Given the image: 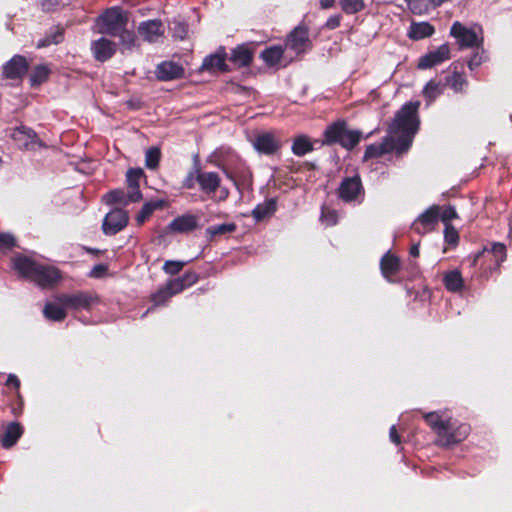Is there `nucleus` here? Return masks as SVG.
Here are the masks:
<instances>
[{"label": "nucleus", "instance_id": "obj_40", "mask_svg": "<svg viewBox=\"0 0 512 512\" xmlns=\"http://www.w3.org/2000/svg\"><path fill=\"white\" fill-rule=\"evenodd\" d=\"M446 87V84L442 81L431 79L423 88V95L428 103L433 102L439 97Z\"/></svg>", "mask_w": 512, "mask_h": 512}, {"label": "nucleus", "instance_id": "obj_23", "mask_svg": "<svg viewBox=\"0 0 512 512\" xmlns=\"http://www.w3.org/2000/svg\"><path fill=\"white\" fill-rule=\"evenodd\" d=\"M227 59L237 68L249 67L254 59V51L247 44H240L231 50Z\"/></svg>", "mask_w": 512, "mask_h": 512}, {"label": "nucleus", "instance_id": "obj_52", "mask_svg": "<svg viewBox=\"0 0 512 512\" xmlns=\"http://www.w3.org/2000/svg\"><path fill=\"white\" fill-rule=\"evenodd\" d=\"M108 273V266L106 264H96L93 266L89 273V277L91 278H103Z\"/></svg>", "mask_w": 512, "mask_h": 512}, {"label": "nucleus", "instance_id": "obj_37", "mask_svg": "<svg viewBox=\"0 0 512 512\" xmlns=\"http://www.w3.org/2000/svg\"><path fill=\"white\" fill-rule=\"evenodd\" d=\"M170 280L176 292L181 293L185 289L197 283L199 280V275L195 271L188 270L181 277L173 278Z\"/></svg>", "mask_w": 512, "mask_h": 512}, {"label": "nucleus", "instance_id": "obj_53", "mask_svg": "<svg viewBox=\"0 0 512 512\" xmlns=\"http://www.w3.org/2000/svg\"><path fill=\"white\" fill-rule=\"evenodd\" d=\"M458 217V214L454 207L447 206L439 218H441L442 222L446 225V223H450L451 220Z\"/></svg>", "mask_w": 512, "mask_h": 512}, {"label": "nucleus", "instance_id": "obj_54", "mask_svg": "<svg viewBox=\"0 0 512 512\" xmlns=\"http://www.w3.org/2000/svg\"><path fill=\"white\" fill-rule=\"evenodd\" d=\"M341 20L342 16L340 14L331 15L325 23V28L334 30L340 26Z\"/></svg>", "mask_w": 512, "mask_h": 512}, {"label": "nucleus", "instance_id": "obj_62", "mask_svg": "<svg viewBox=\"0 0 512 512\" xmlns=\"http://www.w3.org/2000/svg\"><path fill=\"white\" fill-rule=\"evenodd\" d=\"M89 252L93 253V254H98V251L95 250V249H88Z\"/></svg>", "mask_w": 512, "mask_h": 512}, {"label": "nucleus", "instance_id": "obj_17", "mask_svg": "<svg viewBox=\"0 0 512 512\" xmlns=\"http://www.w3.org/2000/svg\"><path fill=\"white\" fill-rule=\"evenodd\" d=\"M255 150L263 155L272 156L282 148V142L271 132L258 134L253 142Z\"/></svg>", "mask_w": 512, "mask_h": 512}, {"label": "nucleus", "instance_id": "obj_26", "mask_svg": "<svg viewBox=\"0 0 512 512\" xmlns=\"http://www.w3.org/2000/svg\"><path fill=\"white\" fill-rule=\"evenodd\" d=\"M138 32L148 42H155L163 35V24L160 20H148L140 23Z\"/></svg>", "mask_w": 512, "mask_h": 512}, {"label": "nucleus", "instance_id": "obj_59", "mask_svg": "<svg viewBox=\"0 0 512 512\" xmlns=\"http://www.w3.org/2000/svg\"><path fill=\"white\" fill-rule=\"evenodd\" d=\"M409 254H410L412 257H414V258H416V257H418V256H419V254H420V251H419V243H418V244H414V245H412V247L410 248Z\"/></svg>", "mask_w": 512, "mask_h": 512}, {"label": "nucleus", "instance_id": "obj_56", "mask_svg": "<svg viewBox=\"0 0 512 512\" xmlns=\"http://www.w3.org/2000/svg\"><path fill=\"white\" fill-rule=\"evenodd\" d=\"M219 195L217 197V201L223 202L226 201L230 195V191L227 187L221 186V188L218 189Z\"/></svg>", "mask_w": 512, "mask_h": 512}, {"label": "nucleus", "instance_id": "obj_45", "mask_svg": "<svg viewBox=\"0 0 512 512\" xmlns=\"http://www.w3.org/2000/svg\"><path fill=\"white\" fill-rule=\"evenodd\" d=\"M120 44L127 50H132L137 46V36L134 31L128 30L126 27L117 35Z\"/></svg>", "mask_w": 512, "mask_h": 512}, {"label": "nucleus", "instance_id": "obj_14", "mask_svg": "<svg viewBox=\"0 0 512 512\" xmlns=\"http://www.w3.org/2000/svg\"><path fill=\"white\" fill-rule=\"evenodd\" d=\"M391 152H396L399 155L405 153V151L400 150L394 137L386 136L381 143L368 145L365 149L363 159L366 161L368 159L379 158Z\"/></svg>", "mask_w": 512, "mask_h": 512}, {"label": "nucleus", "instance_id": "obj_19", "mask_svg": "<svg viewBox=\"0 0 512 512\" xmlns=\"http://www.w3.org/2000/svg\"><path fill=\"white\" fill-rule=\"evenodd\" d=\"M184 75V67L174 61H163L157 65L155 70L156 78L164 82L181 79Z\"/></svg>", "mask_w": 512, "mask_h": 512}, {"label": "nucleus", "instance_id": "obj_25", "mask_svg": "<svg viewBox=\"0 0 512 512\" xmlns=\"http://www.w3.org/2000/svg\"><path fill=\"white\" fill-rule=\"evenodd\" d=\"M401 262L399 257L387 252L380 260V269L383 277L389 282L393 281V277L400 271Z\"/></svg>", "mask_w": 512, "mask_h": 512}, {"label": "nucleus", "instance_id": "obj_10", "mask_svg": "<svg viewBox=\"0 0 512 512\" xmlns=\"http://www.w3.org/2000/svg\"><path fill=\"white\" fill-rule=\"evenodd\" d=\"M440 217V207L432 205L426 209L418 218L412 223L411 230L418 235H425L432 231L438 223Z\"/></svg>", "mask_w": 512, "mask_h": 512}, {"label": "nucleus", "instance_id": "obj_46", "mask_svg": "<svg viewBox=\"0 0 512 512\" xmlns=\"http://www.w3.org/2000/svg\"><path fill=\"white\" fill-rule=\"evenodd\" d=\"M161 159V150L159 147H151L146 151L145 165L150 170L158 168Z\"/></svg>", "mask_w": 512, "mask_h": 512}, {"label": "nucleus", "instance_id": "obj_48", "mask_svg": "<svg viewBox=\"0 0 512 512\" xmlns=\"http://www.w3.org/2000/svg\"><path fill=\"white\" fill-rule=\"evenodd\" d=\"M445 242L451 247H455L459 242V233L451 223H446L444 229Z\"/></svg>", "mask_w": 512, "mask_h": 512}, {"label": "nucleus", "instance_id": "obj_6", "mask_svg": "<svg viewBox=\"0 0 512 512\" xmlns=\"http://www.w3.org/2000/svg\"><path fill=\"white\" fill-rule=\"evenodd\" d=\"M58 301L66 308L90 310L100 302V298L95 292L78 291L73 294H62Z\"/></svg>", "mask_w": 512, "mask_h": 512}, {"label": "nucleus", "instance_id": "obj_49", "mask_svg": "<svg viewBox=\"0 0 512 512\" xmlns=\"http://www.w3.org/2000/svg\"><path fill=\"white\" fill-rule=\"evenodd\" d=\"M185 261L167 260L165 261L162 270L168 275H177L186 265Z\"/></svg>", "mask_w": 512, "mask_h": 512}, {"label": "nucleus", "instance_id": "obj_51", "mask_svg": "<svg viewBox=\"0 0 512 512\" xmlns=\"http://www.w3.org/2000/svg\"><path fill=\"white\" fill-rule=\"evenodd\" d=\"M16 246V239L12 234L0 233V250L8 251Z\"/></svg>", "mask_w": 512, "mask_h": 512}, {"label": "nucleus", "instance_id": "obj_27", "mask_svg": "<svg viewBox=\"0 0 512 512\" xmlns=\"http://www.w3.org/2000/svg\"><path fill=\"white\" fill-rule=\"evenodd\" d=\"M23 433L24 427L19 422H10L0 438L2 447L5 449L13 447L22 437Z\"/></svg>", "mask_w": 512, "mask_h": 512}, {"label": "nucleus", "instance_id": "obj_31", "mask_svg": "<svg viewBox=\"0 0 512 512\" xmlns=\"http://www.w3.org/2000/svg\"><path fill=\"white\" fill-rule=\"evenodd\" d=\"M435 28L428 22H412L407 33L409 39L418 41L432 36Z\"/></svg>", "mask_w": 512, "mask_h": 512}, {"label": "nucleus", "instance_id": "obj_24", "mask_svg": "<svg viewBox=\"0 0 512 512\" xmlns=\"http://www.w3.org/2000/svg\"><path fill=\"white\" fill-rule=\"evenodd\" d=\"M38 262L22 255L17 254L11 259V267L19 274L20 277L32 280Z\"/></svg>", "mask_w": 512, "mask_h": 512}, {"label": "nucleus", "instance_id": "obj_39", "mask_svg": "<svg viewBox=\"0 0 512 512\" xmlns=\"http://www.w3.org/2000/svg\"><path fill=\"white\" fill-rule=\"evenodd\" d=\"M65 308L64 306L62 307L55 303L47 302L43 309V315L49 321L61 322L67 316Z\"/></svg>", "mask_w": 512, "mask_h": 512}, {"label": "nucleus", "instance_id": "obj_11", "mask_svg": "<svg viewBox=\"0 0 512 512\" xmlns=\"http://www.w3.org/2000/svg\"><path fill=\"white\" fill-rule=\"evenodd\" d=\"M227 52L224 46H219L215 53L207 55L202 62L200 67L201 72L209 73H227L231 71V68L226 63Z\"/></svg>", "mask_w": 512, "mask_h": 512}, {"label": "nucleus", "instance_id": "obj_28", "mask_svg": "<svg viewBox=\"0 0 512 512\" xmlns=\"http://www.w3.org/2000/svg\"><path fill=\"white\" fill-rule=\"evenodd\" d=\"M277 210L276 198L267 199L265 202L258 204L251 212V216L256 222H261L272 215Z\"/></svg>", "mask_w": 512, "mask_h": 512}, {"label": "nucleus", "instance_id": "obj_4", "mask_svg": "<svg viewBox=\"0 0 512 512\" xmlns=\"http://www.w3.org/2000/svg\"><path fill=\"white\" fill-rule=\"evenodd\" d=\"M360 130H352L348 128L345 120L339 119L326 127L323 132V145L332 146L340 145L346 150H353L362 139Z\"/></svg>", "mask_w": 512, "mask_h": 512}, {"label": "nucleus", "instance_id": "obj_3", "mask_svg": "<svg viewBox=\"0 0 512 512\" xmlns=\"http://www.w3.org/2000/svg\"><path fill=\"white\" fill-rule=\"evenodd\" d=\"M221 182V177L217 172L202 169L199 156L195 155L193 166L182 181V188L191 190L198 185L203 194L212 197L221 188Z\"/></svg>", "mask_w": 512, "mask_h": 512}, {"label": "nucleus", "instance_id": "obj_5", "mask_svg": "<svg viewBox=\"0 0 512 512\" xmlns=\"http://www.w3.org/2000/svg\"><path fill=\"white\" fill-rule=\"evenodd\" d=\"M129 21L128 13L119 6L105 10L98 19L99 31L115 37L123 30Z\"/></svg>", "mask_w": 512, "mask_h": 512}, {"label": "nucleus", "instance_id": "obj_55", "mask_svg": "<svg viewBox=\"0 0 512 512\" xmlns=\"http://www.w3.org/2000/svg\"><path fill=\"white\" fill-rule=\"evenodd\" d=\"M389 436H390V440L393 443H395L397 445L401 443V437H400L399 433L397 432V429L394 425L391 426V428H390Z\"/></svg>", "mask_w": 512, "mask_h": 512}, {"label": "nucleus", "instance_id": "obj_18", "mask_svg": "<svg viewBox=\"0 0 512 512\" xmlns=\"http://www.w3.org/2000/svg\"><path fill=\"white\" fill-rule=\"evenodd\" d=\"M29 69V63L22 55H14L2 66V76L5 79H22Z\"/></svg>", "mask_w": 512, "mask_h": 512}, {"label": "nucleus", "instance_id": "obj_13", "mask_svg": "<svg viewBox=\"0 0 512 512\" xmlns=\"http://www.w3.org/2000/svg\"><path fill=\"white\" fill-rule=\"evenodd\" d=\"M129 221L128 213L122 208L112 209L106 214L102 224V230L105 235H115L123 230Z\"/></svg>", "mask_w": 512, "mask_h": 512}, {"label": "nucleus", "instance_id": "obj_36", "mask_svg": "<svg viewBox=\"0 0 512 512\" xmlns=\"http://www.w3.org/2000/svg\"><path fill=\"white\" fill-rule=\"evenodd\" d=\"M443 284L449 292H459L464 286V280L459 270L448 271L443 276Z\"/></svg>", "mask_w": 512, "mask_h": 512}, {"label": "nucleus", "instance_id": "obj_38", "mask_svg": "<svg viewBox=\"0 0 512 512\" xmlns=\"http://www.w3.org/2000/svg\"><path fill=\"white\" fill-rule=\"evenodd\" d=\"M50 74L51 69L47 64L36 65L29 76L30 86H40L49 79Z\"/></svg>", "mask_w": 512, "mask_h": 512}, {"label": "nucleus", "instance_id": "obj_60", "mask_svg": "<svg viewBox=\"0 0 512 512\" xmlns=\"http://www.w3.org/2000/svg\"><path fill=\"white\" fill-rule=\"evenodd\" d=\"M226 175H227V177H228L229 179H231L232 181H234V183H235V184H237V183H236V180L234 179V176L232 175V173H230V172H226Z\"/></svg>", "mask_w": 512, "mask_h": 512}, {"label": "nucleus", "instance_id": "obj_32", "mask_svg": "<svg viewBox=\"0 0 512 512\" xmlns=\"http://www.w3.org/2000/svg\"><path fill=\"white\" fill-rule=\"evenodd\" d=\"M11 137L18 143L20 148L26 149L34 142L37 135L31 128L20 126L13 130Z\"/></svg>", "mask_w": 512, "mask_h": 512}, {"label": "nucleus", "instance_id": "obj_8", "mask_svg": "<svg viewBox=\"0 0 512 512\" xmlns=\"http://www.w3.org/2000/svg\"><path fill=\"white\" fill-rule=\"evenodd\" d=\"M506 257V246L503 243L494 242L490 247L485 246L482 251L475 255L473 264L477 265L481 259L488 260L491 264H489L487 269L492 272L500 268L501 264L506 260Z\"/></svg>", "mask_w": 512, "mask_h": 512}, {"label": "nucleus", "instance_id": "obj_35", "mask_svg": "<svg viewBox=\"0 0 512 512\" xmlns=\"http://www.w3.org/2000/svg\"><path fill=\"white\" fill-rule=\"evenodd\" d=\"M237 225L235 223H223L209 226L205 230V237L208 242H213L219 236L235 232Z\"/></svg>", "mask_w": 512, "mask_h": 512}, {"label": "nucleus", "instance_id": "obj_2", "mask_svg": "<svg viewBox=\"0 0 512 512\" xmlns=\"http://www.w3.org/2000/svg\"><path fill=\"white\" fill-rule=\"evenodd\" d=\"M420 102H407L394 116L388 126L391 135H398L394 140L398 143L400 150L407 152L413 142V138L419 129L418 109Z\"/></svg>", "mask_w": 512, "mask_h": 512}, {"label": "nucleus", "instance_id": "obj_29", "mask_svg": "<svg viewBox=\"0 0 512 512\" xmlns=\"http://www.w3.org/2000/svg\"><path fill=\"white\" fill-rule=\"evenodd\" d=\"M173 287L174 286L171 280H169L164 286L160 287L155 293L151 294L150 301L153 303V307L163 306L174 295L179 294V292H176L175 288Z\"/></svg>", "mask_w": 512, "mask_h": 512}, {"label": "nucleus", "instance_id": "obj_63", "mask_svg": "<svg viewBox=\"0 0 512 512\" xmlns=\"http://www.w3.org/2000/svg\"><path fill=\"white\" fill-rule=\"evenodd\" d=\"M307 165H309L310 169H314L315 168V165L313 163H307Z\"/></svg>", "mask_w": 512, "mask_h": 512}, {"label": "nucleus", "instance_id": "obj_47", "mask_svg": "<svg viewBox=\"0 0 512 512\" xmlns=\"http://www.w3.org/2000/svg\"><path fill=\"white\" fill-rule=\"evenodd\" d=\"M488 56L483 48V45L476 48V51L472 54L470 59L467 61L468 68L474 70L478 68L482 63L487 61Z\"/></svg>", "mask_w": 512, "mask_h": 512}, {"label": "nucleus", "instance_id": "obj_58", "mask_svg": "<svg viewBox=\"0 0 512 512\" xmlns=\"http://www.w3.org/2000/svg\"><path fill=\"white\" fill-rule=\"evenodd\" d=\"M322 216H323V217H329V218L331 219V223H332V224H335V223H336V212H335V211H333V210H329V211L327 212V214H325V212H324V211H322Z\"/></svg>", "mask_w": 512, "mask_h": 512}, {"label": "nucleus", "instance_id": "obj_42", "mask_svg": "<svg viewBox=\"0 0 512 512\" xmlns=\"http://www.w3.org/2000/svg\"><path fill=\"white\" fill-rule=\"evenodd\" d=\"M103 201L107 204V205H116V204H121V205H128L129 203H132L128 197V192L126 193L123 189H113V190H110L109 192H107L104 196H103Z\"/></svg>", "mask_w": 512, "mask_h": 512}, {"label": "nucleus", "instance_id": "obj_50", "mask_svg": "<svg viewBox=\"0 0 512 512\" xmlns=\"http://www.w3.org/2000/svg\"><path fill=\"white\" fill-rule=\"evenodd\" d=\"M5 384L7 387L13 388L16 390L17 398L19 400V405H20L19 409L21 411L22 405H23V398L19 391L20 385H21L19 378L15 374H9Z\"/></svg>", "mask_w": 512, "mask_h": 512}, {"label": "nucleus", "instance_id": "obj_33", "mask_svg": "<svg viewBox=\"0 0 512 512\" xmlns=\"http://www.w3.org/2000/svg\"><path fill=\"white\" fill-rule=\"evenodd\" d=\"M167 202L163 199L145 202L136 216L139 225L143 224L156 210H161L166 206Z\"/></svg>", "mask_w": 512, "mask_h": 512}, {"label": "nucleus", "instance_id": "obj_21", "mask_svg": "<svg viewBox=\"0 0 512 512\" xmlns=\"http://www.w3.org/2000/svg\"><path fill=\"white\" fill-rule=\"evenodd\" d=\"M198 227L199 217L191 213H185L177 216L169 224L170 231L181 234L190 233Z\"/></svg>", "mask_w": 512, "mask_h": 512}, {"label": "nucleus", "instance_id": "obj_20", "mask_svg": "<svg viewBox=\"0 0 512 512\" xmlns=\"http://www.w3.org/2000/svg\"><path fill=\"white\" fill-rule=\"evenodd\" d=\"M117 45L114 41L101 37L91 43V51L95 60L105 62L116 53Z\"/></svg>", "mask_w": 512, "mask_h": 512}, {"label": "nucleus", "instance_id": "obj_9", "mask_svg": "<svg viewBox=\"0 0 512 512\" xmlns=\"http://www.w3.org/2000/svg\"><path fill=\"white\" fill-rule=\"evenodd\" d=\"M286 47L297 55L306 53L312 47L309 29L305 25L296 26L287 36Z\"/></svg>", "mask_w": 512, "mask_h": 512}, {"label": "nucleus", "instance_id": "obj_12", "mask_svg": "<svg viewBox=\"0 0 512 512\" xmlns=\"http://www.w3.org/2000/svg\"><path fill=\"white\" fill-rule=\"evenodd\" d=\"M363 194L364 188L358 174L352 177H345L337 189L338 197L344 202L355 201L358 196Z\"/></svg>", "mask_w": 512, "mask_h": 512}, {"label": "nucleus", "instance_id": "obj_34", "mask_svg": "<svg viewBox=\"0 0 512 512\" xmlns=\"http://www.w3.org/2000/svg\"><path fill=\"white\" fill-rule=\"evenodd\" d=\"M283 55L284 48L280 45H273L265 48L261 52L260 58L265 62L267 66L273 67L281 62Z\"/></svg>", "mask_w": 512, "mask_h": 512}, {"label": "nucleus", "instance_id": "obj_15", "mask_svg": "<svg viewBox=\"0 0 512 512\" xmlns=\"http://www.w3.org/2000/svg\"><path fill=\"white\" fill-rule=\"evenodd\" d=\"M61 280V272L58 268L38 263L32 282L42 288L52 287Z\"/></svg>", "mask_w": 512, "mask_h": 512}, {"label": "nucleus", "instance_id": "obj_7", "mask_svg": "<svg viewBox=\"0 0 512 512\" xmlns=\"http://www.w3.org/2000/svg\"><path fill=\"white\" fill-rule=\"evenodd\" d=\"M450 36L455 38L460 49L479 48L484 41L483 37H479L473 29L467 28L459 21L452 24Z\"/></svg>", "mask_w": 512, "mask_h": 512}, {"label": "nucleus", "instance_id": "obj_61", "mask_svg": "<svg viewBox=\"0 0 512 512\" xmlns=\"http://www.w3.org/2000/svg\"><path fill=\"white\" fill-rule=\"evenodd\" d=\"M408 3V6L411 8L413 2H417L418 0H405Z\"/></svg>", "mask_w": 512, "mask_h": 512}, {"label": "nucleus", "instance_id": "obj_30", "mask_svg": "<svg viewBox=\"0 0 512 512\" xmlns=\"http://www.w3.org/2000/svg\"><path fill=\"white\" fill-rule=\"evenodd\" d=\"M65 30L63 27L57 25L49 29L42 39L36 43L38 49L45 48L51 45H57L63 42Z\"/></svg>", "mask_w": 512, "mask_h": 512}, {"label": "nucleus", "instance_id": "obj_1", "mask_svg": "<svg viewBox=\"0 0 512 512\" xmlns=\"http://www.w3.org/2000/svg\"><path fill=\"white\" fill-rule=\"evenodd\" d=\"M424 420L437 434L436 444L441 447L459 444L469 436L471 431L469 424L460 423L443 411L426 413Z\"/></svg>", "mask_w": 512, "mask_h": 512}, {"label": "nucleus", "instance_id": "obj_57", "mask_svg": "<svg viewBox=\"0 0 512 512\" xmlns=\"http://www.w3.org/2000/svg\"><path fill=\"white\" fill-rule=\"evenodd\" d=\"M335 0H320V7L322 9H329L334 6Z\"/></svg>", "mask_w": 512, "mask_h": 512}, {"label": "nucleus", "instance_id": "obj_22", "mask_svg": "<svg viewBox=\"0 0 512 512\" xmlns=\"http://www.w3.org/2000/svg\"><path fill=\"white\" fill-rule=\"evenodd\" d=\"M143 177L144 171L141 168H130L126 172L128 197L131 202H139L142 199V193L140 191V180Z\"/></svg>", "mask_w": 512, "mask_h": 512}, {"label": "nucleus", "instance_id": "obj_16", "mask_svg": "<svg viewBox=\"0 0 512 512\" xmlns=\"http://www.w3.org/2000/svg\"><path fill=\"white\" fill-rule=\"evenodd\" d=\"M450 56V47L445 43L440 45L437 49L422 55L418 60L417 67L421 70L430 69L449 60Z\"/></svg>", "mask_w": 512, "mask_h": 512}, {"label": "nucleus", "instance_id": "obj_43", "mask_svg": "<svg viewBox=\"0 0 512 512\" xmlns=\"http://www.w3.org/2000/svg\"><path fill=\"white\" fill-rule=\"evenodd\" d=\"M444 83L454 92L458 93L464 90V87L467 85V79L462 73L454 72L445 77Z\"/></svg>", "mask_w": 512, "mask_h": 512}, {"label": "nucleus", "instance_id": "obj_41", "mask_svg": "<svg viewBox=\"0 0 512 512\" xmlns=\"http://www.w3.org/2000/svg\"><path fill=\"white\" fill-rule=\"evenodd\" d=\"M291 150L296 156H304L314 150L313 144L306 135H299L294 138Z\"/></svg>", "mask_w": 512, "mask_h": 512}, {"label": "nucleus", "instance_id": "obj_44", "mask_svg": "<svg viewBox=\"0 0 512 512\" xmlns=\"http://www.w3.org/2000/svg\"><path fill=\"white\" fill-rule=\"evenodd\" d=\"M339 5L345 14L352 15L365 9L364 0H339Z\"/></svg>", "mask_w": 512, "mask_h": 512}]
</instances>
